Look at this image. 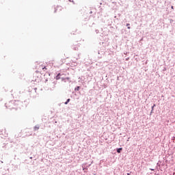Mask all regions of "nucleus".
Segmentation results:
<instances>
[{
	"mask_svg": "<svg viewBox=\"0 0 175 175\" xmlns=\"http://www.w3.org/2000/svg\"><path fill=\"white\" fill-rule=\"evenodd\" d=\"M56 80H62V81H65V80H69V77H66V74L61 72L56 76Z\"/></svg>",
	"mask_w": 175,
	"mask_h": 175,
	"instance_id": "obj_1",
	"label": "nucleus"
},
{
	"mask_svg": "<svg viewBox=\"0 0 175 175\" xmlns=\"http://www.w3.org/2000/svg\"><path fill=\"white\" fill-rule=\"evenodd\" d=\"M121 151H122V148H118V149H117V152H118V154H120V152H121Z\"/></svg>",
	"mask_w": 175,
	"mask_h": 175,
	"instance_id": "obj_2",
	"label": "nucleus"
},
{
	"mask_svg": "<svg viewBox=\"0 0 175 175\" xmlns=\"http://www.w3.org/2000/svg\"><path fill=\"white\" fill-rule=\"evenodd\" d=\"M70 102V98L67 99L66 102L65 103V105H68Z\"/></svg>",
	"mask_w": 175,
	"mask_h": 175,
	"instance_id": "obj_3",
	"label": "nucleus"
},
{
	"mask_svg": "<svg viewBox=\"0 0 175 175\" xmlns=\"http://www.w3.org/2000/svg\"><path fill=\"white\" fill-rule=\"evenodd\" d=\"M80 90V86L75 88V91H79Z\"/></svg>",
	"mask_w": 175,
	"mask_h": 175,
	"instance_id": "obj_4",
	"label": "nucleus"
},
{
	"mask_svg": "<svg viewBox=\"0 0 175 175\" xmlns=\"http://www.w3.org/2000/svg\"><path fill=\"white\" fill-rule=\"evenodd\" d=\"M34 131H39V127L38 126H35L34 127Z\"/></svg>",
	"mask_w": 175,
	"mask_h": 175,
	"instance_id": "obj_5",
	"label": "nucleus"
},
{
	"mask_svg": "<svg viewBox=\"0 0 175 175\" xmlns=\"http://www.w3.org/2000/svg\"><path fill=\"white\" fill-rule=\"evenodd\" d=\"M154 107H155V105H154L152 107V110H154Z\"/></svg>",
	"mask_w": 175,
	"mask_h": 175,
	"instance_id": "obj_6",
	"label": "nucleus"
},
{
	"mask_svg": "<svg viewBox=\"0 0 175 175\" xmlns=\"http://www.w3.org/2000/svg\"><path fill=\"white\" fill-rule=\"evenodd\" d=\"M42 67V70H44V69H46V67L44 66V67H43V66H41Z\"/></svg>",
	"mask_w": 175,
	"mask_h": 175,
	"instance_id": "obj_7",
	"label": "nucleus"
},
{
	"mask_svg": "<svg viewBox=\"0 0 175 175\" xmlns=\"http://www.w3.org/2000/svg\"><path fill=\"white\" fill-rule=\"evenodd\" d=\"M171 9H174V7L173 5L171 6Z\"/></svg>",
	"mask_w": 175,
	"mask_h": 175,
	"instance_id": "obj_8",
	"label": "nucleus"
},
{
	"mask_svg": "<svg viewBox=\"0 0 175 175\" xmlns=\"http://www.w3.org/2000/svg\"><path fill=\"white\" fill-rule=\"evenodd\" d=\"M129 25H131L129 23H127V24H126V27H128V26H129Z\"/></svg>",
	"mask_w": 175,
	"mask_h": 175,
	"instance_id": "obj_9",
	"label": "nucleus"
},
{
	"mask_svg": "<svg viewBox=\"0 0 175 175\" xmlns=\"http://www.w3.org/2000/svg\"><path fill=\"white\" fill-rule=\"evenodd\" d=\"M127 28H128V29H131V27H128Z\"/></svg>",
	"mask_w": 175,
	"mask_h": 175,
	"instance_id": "obj_10",
	"label": "nucleus"
},
{
	"mask_svg": "<svg viewBox=\"0 0 175 175\" xmlns=\"http://www.w3.org/2000/svg\"><path fill=\"white\" fill-rule=\"evenodd\" d=\"M150 170L154 171V169H150Z\"/></svg>",
	"mask_w": 175,
	"mask_h": 175,
	"instance_id": "obj_11",
	"label": "nucleus"
},
{
	"mask_svg": "<svg viewBox=\"0 0 175 175\" xmlns=\"http://www.w3.org/2000/svg\"><path fill=\"white\" fill-rule=\"evenodd\" d=\"M55 13H57V10H55Z\"/></svg>",
	"mask_w": 175,
	"mask_h": 175,
	"instance_id": "obj_12",
	"label": "nucleus"
},
{
	"mask_svg": "<svg viewBox=\"0 0 175 175\" xmlns=\"http://www.w3.org/2000/svg\"><path fill=\"white\" fill-rule=\"evenodd\" d=\"M127 175H131V174L128 173Z\"/></svg>",
	"mask_w": 175,
	"mask_h": 175,
	"instance_id": "obj_13",
	"label": "nucleus"
},
{
	"mask_svg": "<svg viewBox=\"0 0 175 175\" xmlns=\"http://www.w3.org/2000/svg\"><path fill=\"white\" fill-rule=\"evenodd\" d=\"M70 1V2H72V0H69Z\"/></svg>",
	"mask_w": 175,
	"mask_h": 175,
	"instance_id": "obj_14",
	"label": "nucleus"
}]
</instances>
